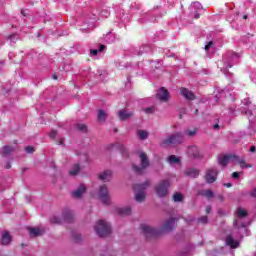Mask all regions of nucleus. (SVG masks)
I'll return each mask as SVG.
<instances>
[{"mask_svg":"<svg viewBox=\"0 0 256 256\" xmlns=\"http://www.w3.org/2000/svg\"><path fill=\"white\" fill-rule=\"evenodd\" d=\"M94 231L98 237H107L111 235V224L105 220H99L94 225Z\"/></svg>","mask_w":256,"mask_h":256,"instance_id":"nucleus-1","label":"nucleus"},{"mask_svg":"<svg viewBox=\"0 0 256 256\" xmlns=\"http://www.w3.org/2000/svg\"><path fill=\"white\" fill-rule=\"evenodd\" d=\"M236 219L234 220V227L237 229H241V227H247V223L242 222V219L247 217V210L243 209L242 207L237 208L235 213Z\"/></svg>","mask_w":256,"mask_h":256,"instance_id":"nucleus-2","label":"nucleus"},{"mask_svg":"<svg viewBox=\"0 0 256 256\" xmlns=\"http://www.w3.org/2000/svg\"><path fill=\"white\" fill-rule=\"evenodd\" d=\"M139 159H140V166L133 165V169L135 173H138V175H141L144 169H147V167H149L150 162L145 152H139Z\"/></svg>","mask_w":256,"mask_h":256,"instance_id":"nucleus-3","label":"nucleus"},{"mask_svg":"<svg viewBox=\"0 0 256 256\" xmlns=\"http://www.w3.org/2000/svg\"><path fill=\"white\" fill-rule=\"evenodd\" d=\"M147 187H149V181L134 186V191L136 193L135 200L138 203H142V201H145V189H147Z\"/></svg>","mask_w":256,"mask_h":256,"instance_id":"nucleus-4","label":"nucleus"},{"mask_svg":"<svg viewBox=\"0 0 256 256\" xmlns=\"http://www.w3.org/2000/svg\"><path fill=\"white\" fill-rule=\"evenodd\" d=\"M183 142V133L177 132L175 134H172L168 138L164 139L161 143L162 147H167L169 145H175L177 143Z\"/></svg>","mask_w":256,"mask_h":256,"instance_id":"nucleus-5","label":"nucleus"},{"mask_svg":"<svg viewBox=\"0 0 256 256\" xmlns=\"http://www.w3.org/2000/svg\"><path fill=\"white\" fill-rule=\"evenodd\" d=\"M98 197L105 205H109V203H111V195H109V190L106 185L100 186Z\"/></svg>","mask_w":256,"mask_h":256,"instance_id":"nucleus-6","label":"nucleus"},{"mask_svg":"<svg viewBox=\"0 0 256 256\" xmlns=\"http://www.w3.org/2000/svg\"><path fill=\"white\" fill-rule=\"evenodd\" d=\"M236 160H238V158L236 155H233V154H229V155L221 154L218 156V163L222 167L229 165V163H234V161Z\"/></svg>","mask_w":256,"mask_h":256,"instance_id":"nucleus-7","label":"nucleus"},{"mask_svg":"<svg viewBox=\"0 0 256 256\" xmlns=\"http://www.w3.org/2000/svg\"><path fill=\"white\" fill-rule=\"evenodd\" d=\"M169 180H162L160 183L156 186V193L158 197H165L167 193H169Z\"/></svg>","mask_w":256,"mask_h":256,"instance_id":"nucleus-8","label":"nucleus"},{"mask_svg":"<svg viewBox=\"0 0 256 256\" xmlns=\"http://www.w3.org/2000/svg\"><path fill=\"white\" fill-rule=\"evenodd\" d=\"M140 229L145 237H157L159 235V231L147 224L140 225Z\"/></svg>","mask_w":256,"mask_h":256,"instance_id":"nucleus-9","label":"nucleus"},{"mask_svg":"<svg viewBox=\"0 0 256 256\" xmlns=\"http://www.w3.org/2000/svg\"><path fill=\"white\" fill-rule=\"evenodd\" d=\"M201 11H203V6H201V3L194 2L191 4L190 12L194 19H199Z\"/></svg>","mask_w":256,"mask_h":256,"instance_id":"nucleus-10","label":"nucleus"},{"mask_svg":"<svg viewBox=\"0 0 256 256\" xmlns=\"http://www.w3.org/2000/svg\"><path fill=\"white\" fill-rule=\"evenodd\" d=\"M237 59H239V54L235 52L229 53L224 60L225 66L232 67L234 63H237Z\"/></svg>","mask_w":256,"mask_h":256,"instance_id":"nucleus-11","label":"nucleus"},{"mask_svg":"<svg viewBox=\"0 0 256 256\" xmlns=\"http://www.w3.org/2000/svg\"><path fill=\"white\" fill-rule=\"evenodd\" d=\"M187 154L189 157H194V159H201V157H203L197 146L188 147Z\"/></svg>","mask_w":256,"mask_h":256,"instance_id":"nucleus-12","label":"nucleus"},{"mask_svg":"<svg viewBox=\"0 0 256 256\" xmlns=\"http://www.w3.org/2000/svg\"><path fill=\"white\" fill-rule=\"evenodd\" d=\"M205 179L207 183H215L217 181V169L212 168L207 170Z\"/></svg>","mask_w":256,"mask_h":256,"instance_id":"nucleus-13","label":"nucleus"},{"mask_svg":"<svg viewBox=\"0 0 256 256\" xmlns=\"http://www.w3.org/2000/svg\"><path fill=\"white\" fill-rule=\"evenodd\" d=\"M85 191H87V187L85 184H81L75 191L72 192L74 199H81L83 195L85 194Z\"/></svg>","mask_w":256,"mask_h":256,"instance_id":"nucleus-14","label":"nucleus"},{"mask_svg":"<svg viewBox=\"0 0 256 256\" xmlns=\"http://www.w3.org/2000/svg\"><path fill=\"white\" fill-rule=\"evenodd\" d=\"M157 97L160 101H163L165 103L169 101V91H167V89L162 87L158 90Z\"/></svg>","mask_w":256,"mask_h":256,"instance_id":"nucleus-15","label":"nucleus"},{"mask_svg":"<svg viewBox=\"0 0 256 256\" xmlns=\"http://www.w3.org/2000/svg\"><path fill=\"white\" fill-rule=\"evenodd\" d=\"M180 95H182V97L188 101H193L195 99V94L187 88H180Z\"/></svg>","mask_w":256,"mask_h":256,"instance_id":"nucleus-16","label":"nucleus"},{"mask_svg":"<svg viewBox=\"0 0 256 256\" xmlns=\"http://www.w3.org/2000/svg\"><path fill=\"white\" fill-rule=\"evenodd\" d=\"M226 245L231 247V249H237L239 247V240L235 239L233 235H228L226 237Z\"/></svg>","mask_w":256,"mask_h":256,"instance_id":"nucleus-17","label":"nucleus"},{"mask_svg":"<svg viewBox=\"0 0 256 256\" xmlns=\"http://www.w3.org/2000/svg\"><path fill=\"white\" fill-rule=\"evenodd\" d=\"M175 221V218H170L166 221L162 226V231H172V229H175Z\"/></svg>","mask_w":256,"mask_h":256,"instance_id":"nucleus-18","label":"nucleus"},{"mask_svg":"<svg viewBox=\"0 0 256 256\" xmlns=\"http://www.w3.org/2000/svg\"><path fill=\"white\" fill-rule=\"evenodd\" d=\"M112 175L113 173L111 172V170H106L99 175V180L107 183V181H111Z\"/></svg>","mask_w":256,"mask_h":256,"instance_id":"nucleus-19","label":"nucleus"},{"mask_svg":"<svg viewBox=\"0 0 256 256\" xmlns=\"http://www.w3.org/2000/svg\"><path fill=\"white\" fill-rule=\"evenodd\" d=\"M62 217L64 221H66L67 223H71V221H73V211L69 209L63 210Z\"/></svg>","mask_w":256,"mask_h":256,"instance_id":"nucleus-20","label":"nucleus"},{"mask_svg":"<svg viewBox=\"0 0 256 256\" xmlns=\"http://www.w3.org/2000/svg\"><path fill=\"white\" fill-rule=\"evenodd\" d=\"M29 233L31 237H39L45 233V230L43 228H29Z\"/></svg>","mask_w":256,"mask_h":256,"instance_id":"nucleus-21","label":"nucleus"},{"mask_svg":"<svg viewBox=\"0 0 256 256\" xmlns=\"http://www.w3.org/2000/svg\"><path fill=\"white\" fill-rule=\"evenodd\" d=\"M118 115L122 121H126V119H131V117H133V112H127L126 110H120L118 112Z\"/></svg>","mask_w":256,"mask_h":256,"instance_id":"nucleus-22","label":"nucleus"},{"mask_svg":"<svg viewBox=\"0 0 256 256\" xmlns=\"http://www.w3.org/2000/svg\"><path fill=\"white\" fill-rule=\"evenodd\" d=\"M1 243L2 245H9V243H11V235L9 234V232L4 231L2 233Z\"/></svg>","mask_w":256,"mask_h":256,"instance_id":"nucleus-23","label":"nucleus"},{"mask_svg":"<svg viewBox=\"0 0 256 256\" xmlns=\"http://www.w3.org/2000/svg\"><path fill=\"white\" fill-rule=\"evenodd\" d=\"M118 215H131V207H120L116 209Z\"/></svg>","mask_w":256,"mask_h":256,"instance_id":"nucleus-24","label":"nucleus"},{"mask_svg":"<svg viewBox=\"0 0 256 256\" xmlns=\"http://www.w3.org/2000/svg\"><path fill=\"white\" fill-rule=\"evenodd\" d=\"M245 114L248 116L251 127H256V117L253 115V112L248 110Z\"/></svg>","mask_w":256,"mask_h":256,"instance_id":"nucleus-25","label":"nucleus"},{"mask_svg":"<svg viewBox=\"0 0 256 256\" xmlns=\"http://www.w3.org/2000/svg\"><path fill=\"white\" fill-rule=\"evenodd\" d=\"M185 173L188 175V177H192L193 179H195L196 177H199V170L195 168H190L186 170Z\"/></svg>","mask_w":256,"mask_h":256,"instance_id":"nucleus-26","label":"nucleus"},{"mask_svg":"<svg viewBox=\"0 0 256 256\" xmlns=\"http://www.w3.org/2000/svg\"><path fill=\"white\" fill-rule=\"evenodd\" d=\"M137 134L141 141H145V139L149 137V132L147 130H138Z\"/></svg>","mask_w":256,"mask_h":256,"instance_id":"nucleus-27","label":"nucleus"},{"mask_svg":"<svg viewBox=\"0 0 256 256\" xmlns=\"http://www.w3.org/2000/svg\"><path fill=\"white\" fill-rule=\"evenodd\" d=\"M107 119V112L103 110L98 111V121L99 123H104V121Z\"/></svg>","mask_w":256,"mask_h":256,"instance_id":"nucleus-28","label":"nucleus"},{"mask_svg":"<svg viewBox=\"0 0 256 256\" xmlns=\"http://www.w3.org/2000/svg\"><path fill=\"white\" fill-rule=\"evenodd\" d=\"M167 161L170 165H175L177 163H180V159L179 157L175 156V155H171L167 158Z\"/></svg>","mask_w":256,"mask_h":256,"instance_id":"nucleus-29","label":"nucleus"},{"mask_svg":"<svg viewBox=\"0 0 256 256\" xmlns=\"http://www.w3.org/2000/svg\"><path fill=\"white\" fill-rule=\"evenodd\" d=\"M201 195H203V197H206L207 199H213L215 197V194L211 190H204L201 192Z\"/></svg>","mask_w":256,"mask_h":256,"instance_id":"nucleus-30","label":"nucleus"},{"mask_svg":"<svg viewBox=\"0 0 256 256\" xmlns=\"http://www.w3.org/2000/svg\"><path fill=\"white\" fill-rule=\"evenodd\" d=\"M237 159H238V160H235L234 163H239L241 169H245V167H251V165H246V164H245V159H244V158H241V159H240V158L237 156Z\"/></svg>","mask_w":256,"mask_h":256,"instance_id":"nucleus-31","label":"nucleus"},{"mask_svg":"<svg viewBox=\"0 0 256 256\" xmlns=\"http://www.w3.org/2000/svg\"><path fill=\"white\" fill-rule=\"evenodd\" d=\"M173 199H174L175 203H181V201H183V194L176 192L173 195Z\"/></svg>","mask_w":256,"mask_h":256,"instance_id":"nucleus-32","label":"nucleus"},{"mask_svg":"<svg viewBox=\"0 0 256 256\" xmlns=\"http://www.w3.org/2000/svg\"><path fill=\"white\" fill-rule=\"evenodd\" d=\"M80 170L81 168L79 167V164H75L73 168L70 170V175L75 176L79 173Z\"/></svg>","mask_w":256,"mask_h":256,"instance_id":"nucleus-33","label":"nucleus"},{"mask_svg":"<svg viewBox=\"0 0 256 256\" xmlns=\"http://www.w3.org/2000/svg\"><path fill=\"white\" fill-rule=\"evenodd\" d=\"M184 135H187V137H195V135H197V129L186 130Z\"/></svg>","mask_w":256,"mask_h":256,"instance_id":"nucleus-34","label":"nucleus"},{"mask_svg":"<svg viewBox=\"0 0 256 256\" xmlns=\"http://www.w3.org/2000/svg\"><path fill=\"white\" fill-rule=\"evenodd\" d=\"M15 148L11 147V146H5L3 148V153L4 155H9L10 153H12V151H14Z\"/></svg>","mask_w":256,"mask_h":256,"instance_id":"nucleus-35","label":"nucleus"},{"mask_svg":"<svg viewBox=\"0 0 256 256\" xmlns=\"http://www.w3.org/2000/svg\"><path fill=\"white\" fill-rule=\"evenodd\" d=\"M105 49V45H100V47H99V49L97 50V49H94V50H91L90 51V53H91V55H97V53H99V51L101 52V51H103Z\"/></svg>","mask_w":256,"mask_h":256,"instance_id":"nucleus-36","label":"nucleus"},{"mask_svg":"<svg viewBox=\"0 0 256 256\" xmlns=\"http://www.w3.org/2000/svg\"><path fill=\"white\" fill-rule=\"evenodd\" d=\"M51 223H56V224H59L61 223V218H59V216H54L50 219Z\"/></svg>","mask_w":256,"mask_h":256,"instance_id":"nucleus-37","label":"nucleus"},{"mask_svg":"<svg viewBox=\"0 0 256 256\" xmlns=\"http://www.w3.org/2000/svg\"><path fill=\"white\" fill-rule=\"evenodd\" d=\"M143 111H144V113L149 115V114H151L155 111V108L154 107H148V108H144Z\"/></svg>","mask_w":256,"mask_h":256,"instance_id":"nucleus-38","label":"nucleus"},{"mask_svg":"<svg viewBox=\"0 0 256 256\" xmlns=\"http://www.w3.org/2000/svg\"><path fill=\"white\" fill-rule=\"evenodd\" d=\"M77 129H79V131H87V126L85 124H78Z\"/></svg>","mask_w":256,"mask_h":256,"instance_id":"nucleus-39","label":"nucleus"},{"mask_svg":"<svg viewBox=\"0 0 256 256\" xmlns=\"http://www.w3.org/2000/svg\"><path fill=\"white\" fill-rule=\"evenodd\" d=\"M250 79L256 85V72H252L250 75Z\"/></svg>","mask_w":256,"mask_h":256,"instance_id":"nucleus-40","label":"nucleus"},{"mask_svg":"<svg viewBox=\"0 0 256 256\" xmlns=\"http://www.w3.org/2000/svg\"><path fill=\"white\" fill-rule=\"evenodd\" d=\"M25 151H26L27 153H33V151H35V148H33V147H31V146H28V147L25 148Z\"/></svg>","mask_w":256,"mask_h":256,"instance_id":"nucleus-41","label":"nucleus"},{"mask_svg":"<svg viewBox=\"0 0 256 256\" xmlns=\"http://www.w3.org/2000/svg\"><path fill=\"white\" fill-rule=\"evenodd\" d=\"M50 137H51V139H55V137H57V131L52 130V131L50 132Z\"/></svg>","mask_w":256,"mask_h":256,"instance_id":"nucleus-42","label":"nucleus"},{"mask_svg":"<svg viewBox=\"0 0 256 256\" xmlns=\"http://www.w3.org/2000/svg\"><path fill=\"white\" fill-rule=\"evenodd\" d=\"M239 175H241V172H234V173H232V178L239 179Z\"/></svg>","mask_w":256,"mask_h":256,"instance_id":"nucleus-43","label":"nucleus"},{"mask_svg":"<svg viewBox=\"0 0 256 256\" xmlns=\"http://www.w3.org/2000/svg\"><path fill=\"white\" fill-rule=\"evenodd\" d=\"M103 256H115V252L113 250H110L107 253H104Z\"/></svg>","mask_w":256,"mask_h":256,"instance_id":"nucleus-44","label":"nucleus"},{"mask_svg":"<svg viewBox=\"0 0 256 256\" xmlns=\"http://www.w3.org/2000/svg\"><path fill=\"white\" fill-rule=\"evenodd\" d=\"M211 47H213V42H209L206 46H205V51H209V49H211Z\"/></svg>","mask_w":256,"mask_h":256,"instance_id":"nucleus-45","label":"nucleus"},{"mask_svg":"<svg viewBox=\"0 0 256 256\" xmlns=\"http://www.w3.org/2000/svg\"><path fill=\"white\" fill-rule=\"evenodd\" d=\"M200 223H207V216H203L199 219Z\"/></svg>","mask_w":256,"mask_h":256,"instance_id":"nucleus-46","label":"nucleus"},{"mask_svg":"<svg viewBox=\"0 0 256 256\" xmlns=\"http://www.w3.org/2000/svg\"><path fill=\"white\" fill-rule=\"evenodd\" d=\"M76 243H79L81 241V235L77 234L75 237H74Z\"/></svg>","mask_w":256,"mask_h":256,"instance_id":"nucleus-47","label":"nucleus"},{"mask_svg":"<svg viewBox=\"0 0 256 256\" xmlns=\"http://www.w3.org/2000/svg\"><path fill=\"white\" fill-rule=\"evenodd\" d=\"M251 197H255L256 198V188H254L251 192H250Z\"/></svg>","mask_w":256,"mask_h":256,"instance_id":"nucleus-48","label":"nucleus"},{"mask_svg":"<svg viewBox=\"0 0 256 256\" xmlns=\"http://www.w3.org/2000/svg\"><path fill=\"white\" fill-rule=\"evenodd\" d=\"M206 213H211V206L206 207Z\"/></svg>","mask_w":256,"mask_h":256,"instance_id":"nucleus-49","label":"nucleus"},{"mask_svg":"<svg viewBox=\"0 0 256 256\" xmlns=\"http://www.w3.org/2000/svg\"><path fill=\"white\" fill-rule=\"evenodd\" d=\"M255 150H256L255 146H252V147L250 148L251 153H255Z\"/></svg>","mask_w":256,"mask_h":256,"instance_id":"nucleus-50","label":"nucleus"},{"mask_svg":"<svg viewBox=\"0 0 256 256\" xmlns=\"http://www.w3.org/2000/svg\"><path fill=\"white\" fill-rule=\"evenodd\" d=\"M224 186L227 187V188L233 187V185L231 183L224 184Z\"/></svg>","mask_w":256,"mask_h":256,"instance_id":"nucleus-51","label":"nucleus"},{"mask_svg":"<svg viewBox=\"0 0 256 256\" xmlns=\"http://www.w3.org/2000/svg\"><path fill=\"white\" fill-rule=\"evenodd\" d=\"M52 79L57 80V75L54 74V75L52 76Z\"/></svg>","mask_w":256,"mask_h":256,"instance_id":"nucleus-52","label":"nucleus"},{"mask_svg":"<svg viewBox=\"0 0 256 256\" xmlns=\"http://www.w3.org/2000/svg\"><path fill=\"white\" fill-rule=\"evenodd\" d=\"M214 129H219V125L218 124L214 125Z\"/></svg>","mask_w":256,"mask_h":256,"instance_id":"nucleus-53","label":"nucleus"},{"mask_svg":"<svg viewBox=\"0 0 256 256\" xmlns=\"http://www.w3.org/2000/svg\"><path fill=\"white\" fill-rule=\"evenodd\" d=\"M6 168H7V169H11V165L8 164V165L6 166Z\"/></svg>","mask_w":256,"mask_h":256,"instance_id":"nucleus-54","label":"nucleus"},{"mask_svg":"<svg viewBox=\"0 0 256 256\" xmlns=\"http://www.w3.org/2000/svg\"><path fill=\"white\" fill-rule=\"evenodd\" d=\"M10 39H15V35H12V36L10 37Z\"/></svg>","mask_w":256,"mask_h":256,"instance_id":"nucleus-55","label":"nucleus"},{"mask_svg":"<svg viewBox=\"0 0 256 256\" xmlns=\"http://www.w3.org/2000/svg\"><path fill=\"white\" fill-rule=\"evenodd\" d=\"M120 147H121V149H125V147H123V145H121Z\"/></svg>","mask_w":256,"mask_h":256,"instance_id":"nucleus-56","label":"nucleus"},{"mask_svg":"<svg viewBox=\"0 0 256 256\" xmlns=\"http://www.w3.org/2000/svg\"><path fill=\"white\" fill-rule=\"evenodd\" d=\"M244 19H247V15L244 16Z\"/></svg>","mask_w":256,"mask_h":256,"instance_id":"nucleus-57","label":"nucleus"},{"mask_svg":"<svg viewBox=\"0 0 256 256\" xmlns=\"http://www.w3.org/2000/svg\"><path fill=\"white\" fill-rule=\"evenodd\" d=\"M61 144H63V140H61V142H60Z\"/></svg>","mask_w":256,"mask_h":256,"instance_id":"nucleus-58","label":"nucleus"}]
</instances>
